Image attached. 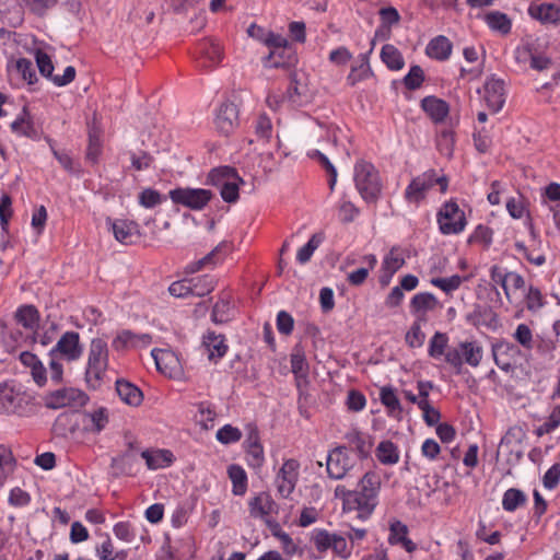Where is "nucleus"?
I'll use <instances>...</instances> for the list:
<instances>
[{
    "instance_id": "nucleus-60",
    "label": "nucleus",
    "mask_w": 560,
    "mask_h": 560,
    "mask_svg": "<svg viewBox=\"0 0 560 560\" xmlns=\"http://www.w3.org/2000/svg\"><path fill=\"white\" fill-rule=\"evenodd\" d=\"M492 114L502 109L505 104L506 93L504 82L492 77Z\"/></svg>"
},
{
    "instance_id": "nucleus-29",
    "label": "nucleus",
    "mask_w": 560,
    "mask_h": 560,
    "mask_svg": "<svg viewBox=\"0 0 560 560\" xmlns=\"http://www.w3.org/2000/svg\"><path fill=\"white\" fill-rule=\"evenodd\" d=\"M371 51L372 49L368 52L360 54L358 56L360 63L358 66L351 67V70L346 79L348 85L354 86L359 82L365 81L374 75L369 59V55L371 54Z\"/></svg>"
},
{
    "instance_id": "nucleus-43",
    "label": "nucleus",
    "mask_w": 560,
    "mask_h": 560,
    "mask_svg": "<svg viewBox=\"0 0 560 560\" xmlns=\"http://www.w3.org/2000/svg\"><path fill=\"white\" fill-rule=\"evenodd\" d=\"M375 454L378 462L383 465H394L399 460L398 447L389 440L380 442Z\"/></svg>"
},
{
    "instance_id": "nucleus-13",
    "label": "nucleus",
    "mask_w": 560,
    "mask_h": 560,
    "mask_svg": "<svg viewBox=\"0 0 560 560\" xmlns=\"http://www.w3.org/2000/svg\"><path fill=\"white\" fill-rule=\"evenodd\" d=\"M492 283L500 284L508 301L514 304L520 301L518 291L524 288L525 280L517 272H499L492 269Z\"/></svg>"
},
{
    "instance_id": "nucleus-62",
    "label": "nucleus",
    "mask_w": 560,
    "mask_h": 560,
    "mask_svg": "<svg viewBox=\"0 0 560 560\" xmlns=\"http://www.w3.org/2000/svg\"><path fill=\"white\" fill-rule=\"evenodd\" d=\"M511 30L512 20L505 13L492 11V32L506 36L511 33Z\"/></svg>"
},
{
    "instance_id": "nucleus-11",
    "label": "nucleus",
    "mask_w": 560,
    "mask_h": 560,
    "mask_svg": "<svg viewBox=\"0 0 560 560\" xmlns=\"http://www.w3.org/2000/svg\"><path fill=\"white\" fill-rule=\"evenodd\" d=\"M300 463L294 458L285 459L276 475L275 483L279 495L290 498L299 480Z\"/></svg>"
},
{
    "instance_id": "nucleus-28",
    "label": "nucleus",
    "mask_w": 560,
    "mask_h": 560,
    "mask_svg": "<svg viewBox=\"0 0 560 560\" xmlns=\"http://www.w3.org/2000/svg\"><path fill=\"white\" fill-rule=\"evenodd\" d=\"M115 389L119 398L127 405L137 407L143 400L141 389L133 383L124 378H118L115 382Z\"/></svg>"
},
{
    "instance_id": "nucleus-19",
    "label": "nucleus",
    "mask_w": 560,
    "mask_h": 560,
    "mask_svg": "<svg viewBox=\"0 0 560 560\" xmlns=\"http://www.w3.org/2000/svg\"><path fill=\"white\" fill-rule=\"evenodd\" d=\"M389 535L387 541L390 546H401L407 552L412 553L417 550V544L409 537L408 526L397 518L389 522Z\"/></svg>"
},
{
    "instance_id": "nucleus-24",
    "label": "nucleus",
    "mask_w": 560,
    "mask_h": 560,
    "mask_svg": "<svg viewBox=\"0 0 560 560\" xmlns=\"http://www.w3.org/2000/svg\"><path fill=\"white\" fill-rule=\"evenodd\" d=\"M20 362L25 368H30L33 381L38 387L47 384V370L40 359L31 351H23L19 357Z\"/></svg>"
},
{
    "instance_id": "nucleus-10",
    "label": "nucleus",
    "mask_w": 560,
    "mask_h": 560,
    "mask_svg": "<svg viewBox=\"0 0 560 560\" xmlns=\"http://www.w3.org/2000/svg\"><path fill=\"white\" fill-rule=\"evenodd\" d=\"M354 466L348 454L346 445H339L328 452L326 457V471L330 479L340 480Z\"/></svg>"
},
{
    "instance_id": "nucleus-55",
    "label": "nucleus",
    "mask_w": 560,
    "mask_h": 560,
    "mask_svg": "<svg viewBox=\"0 0 560 560\" xmlns=\"http://www.w3.org/2000/svg\"><path fill=\"white\" fill-rule=\"evenodd\" d=\"M15 69L28 85H33L38 81L32 60L24 57L19 58L15 61Z\"/></svg>"
},
{
    "instance_id": "nucleus-56",
    "label": "nucleus",
    "mask_w": 560,
    "mask_h": 560,
    "mask_svg": "<svg viewBox=\"0 0 560 560\" xmlns=\"http://www.w3.org/2000/svg\"><path fill=\"white\" fill-rule=\"evenodd\" d=\"M129 158L131 162V168L139 172L151 168L154 163V156L143 150H139L138 152L129 151Z\"/></svg>"
},
{
    "instance_id": "nucleus-59",
    "label": "nucleus",
    "mask_w": 560,
    "mask_h": 560,
    "mask_svg": "<svg viewBox=\"0 0 560 560\" xmlns=\"http://www.w3.org/2000/svg\"><path fill=\"white\" fill-rule=\"evenodd\" d=\"M12 214V198L9 194L3 192L0 196V228L4 233L9 231V221Z\"/></svg>"
},
{
    "instance_id": "nucleus-39",
    "label": "nucleus",
    "mask_w": 560,
    "mask_h": 560,
    "mask_svg": "<svg viewBox=\"0 0 560 560\" xmlns=\"http://www.w3.org/2000/svg\"><path fill=\"white\" fill-rule=\"evenodd\" d=\"M524 303L529 313L537 314L547 305V299L539 288L529 285L524 294Z\"/></svg>"
},
{
    "instance_id": "nucleus-37",
    "label": "nucleus",
    "mask_w": 560,
    "mask_h": 560,
    "mask_svg": "<svg viewBox=\"0 0 560 560\" xmlns=\"http://www.w3.org/2000/svg\"><path fill=\"white\" fill-rule=\"evenodd\" d=\"M380 57L385 66L392 71H399L405 67L402 54L392 44H385L382 47Z\"/></svg>"
},
{
    "instance_id": "nucleus-47",
    "label": "nucleus",
    "mask_w": 560,
    "mask_h": 560,
    "mask_svg": "<svg viewBox=\"0 0 560 560\" xmlns=\"http://www.w3.org/2000/svg\"><path fill=\"white\" fill-rule=\"evenodd\" d=\"M324 240L323 234L315 233L310 240L298 250L296 253V261L301 265L308 262L314 254V252L319 247Z\"/></svg>"
},
{
    "instance_id": "nucleus-44",
    "label": "nucleus",
    "mask_w": 560,
    "mask_h": 560,
    "mask_svg": "<svg viewBox=\"0 0 560 560\" xmlns=\"http://www.w3.org/2000/svg\"><path fill=\"white\" fill-rule=\"evenodd\" d=\"M84 417L91 422L89 431L93 433H101L109 422V413L106 407H98L93 411H85Z\"/></svg>"
},
{
    "instance_id": "nucleus-8",
    "label": "nucleus",
    "mask_w": 560,
    "mask_h": 560,
    "mask_svg": "<svg viewBox=\"0 0 560 560\" xmlns=\"http://www.w3.org/2000/svg\"><path fill=\"white\" fill-rule=\"evenodd\" d=\"M168 197L175 205L200 211L210 202L213 192L205 188L176 187L168 191Z\"/></svg>"
},
{
    "instance_id": "nucleus-31",
    "label": "nucleus",
    "mask_w": 560,
    "mask_h": 560,
    "mask_svg": "<svg viewBox=\"0 0 560 560\" xmlns=\"http://www.w3.org/2000/svg\"><path fill=\"white\" fill-rule=\"evenodd\" d=\"M452 48L453 45L451 40L444 35H439L429 42L425 48V54L431 59L444 61L450 58Z\"/></svg>"
},
{
    "instance_id": "nucleus-42",
    "label": "nucleus",
    "mask_w": 560,
    "mask_h": 560,
    "mask_svg": "<svg viewBox=\"0 0 560 560\" xmlns=\"http://www.w3.org/2000/svg\"><path fill=\"white\" fill-rule=\"evenodd\" d=\"M435 145L441 155L452 159L455 147V132L452 129H442L436 133Z\"/></svg>"
},
{
    "instance_id": "nucleus-38",
    "label": "nucleus",
    "mask_w": 560,
    "mask_h": 560,
    "mask_svg": "<svg viewBox=\"0 0 560 560\" xmlns=\"http://www.w3.org/2000/svg\"><path fill=\"white\" fill-rule=\"evenodd\" d=\"M232 318V299L229 294H222L211 311V319L215 324L228 323Z\"/></svg>"
},
{
    "instance_id": "nucleus-26",
    "label": "nucleus",
    "mask_w": 560,
    "mask_h": 560,
    "mask_svg": "<svg viewBox=\"0 0 560 560\" xmlns=\"http://www.w3.org/2000/svg\"><path fill=\"white\" fill-rule=\"evenodd\" d=\"M151 355L154 359L156 369L162 374L174 377L178 372V359L171 350L153 349Z\"/></svg>"
},
{
    "instance_id": "nucleus-15",
    "label": "nucleus",
    "mask_w": 560,
    "mask_h": 560,
    "mask_svg": "<svg viewBox=\"0 0 560 560\" xmlns=\"http://www.w3.org/2000/svg\"><path fill=\"white\" fill-rule=\"evenodd\" d=\"M406 264L405 257L399 254V247L394 246L383 257L380 273L378 283L382 288L389 285L394 275L404 267Z\"/></svg>"
},
{
    "instance_id": "nucleus-52",
    "label": "nucleus",
    "mask_w": 560,
    "mask_h": 560,
    "mask_svg": "<svg viewBox=\"0 0 560 560\" xmlns=\"http://www.w3.org/2000/svg\"><path fill=\"white\" fill-rule=\"evenodd\" d=\"M35 61L39 73L47 80L52 81L55 67L51 57L46 51L36 49Z\"/></svg>"
},
{
    "instance_id": "nucleus-50",
    "label": "nucleus",
    "mask_w": 560,
    "mask_h": 560,
    "mask_svg": "<svg viewBox=\"0 0 560 560\" xmlns=\"http://www.w3.org/2000/svg\"><path fill=\"white\" fill-rule=\"evenodd\" d=\"M448 337L445 332L436 331L430 339L428 354L433 359H440L446 352Z\"/></svg>"
},
{
    "instance_id": "nucleus-61",
    "label": "nucleus",
    "mask_w": 560,
    "mask_h": 560,
    "mask_svg": "<svg viewBox=\"0 0 560 560\" xmlns=\"http://www.w3.org/2000/svg\"><path fill=\"white\" fill-rule=\"evenodd\" d=\"M513 338L525 350H532L534 348V335L529 326L526 324L517 325L513 334Z\"/></svg>"
},
{
    "instance_id": "nucleus-34",
    "label": "nucleus",
    "mask_w": 560,
    "mask_h": 560,
    "mask_svg": "<svg viewBox=\"0 0 560 560\" xmlns=\"http://www.w3.org/2000/svg\"><path fill=\"white\" fill-rule=\"evenodd\" d=\"M466 322L487 336V331L490 330V308L479 304L475 305L474 310L466 314Z\"/></svg>"
},
{
    "instance_id": "nucleus-45",
    "label": "nucleus",
    "mask_w": 560,
    "mask_h": 560,
    "mask_svg": "<svg viewBox=\"0 0 560 560\" xmlns=\"http://www.w3.org/2000/svg\"><path fill=\"white\" fill-rule=\"evenodd\" d=\"M527 502L526 494L516 488L508 489L502 498V508L506 512H514L518 508L524 506Z\"/></svg>"
},
{
    "instance_id": "nucleus-22",
    "label": "nucleus",
    "mask_w": 560,
    "mask_h": 560,
    "mask_svg": "<svg viewBox=\"0 0 560 560\" xmlns=\"http://www.w3.org/2000/svg\"><path fill=\"white\" fill-rule=\"evenodd\" d=\"M345 439L349 443L351 450L357 453L360 460H364L370 457L373 446L372 436L370 434L363 433L354 428L345 434Z\"/></svg>"
},
{
    "instance_id": "nucleus-1",
    "label": "nucleus",
    "mask_w": 560,
    "mask_h": 560,
    "mask_svg": "<svg viewBox=\"0 0 560 560\" xmlns=\"http://www.w3.org/2000/svg\"><path fill=\"white\" fill-rule=\"evenodd\" d=\"M381 489L380 478L373 471H368L361 478L354 493H349L346 500V510L357 511V517L366 521L378 504Z\"/></svg>"
},
{
    "instance_id": "nucleus-36",
    "label": "nucleus",
    "mask_w": 560,
    "mask_h": 560,
    "mask_svg": "<svg viewBox=\"0 0 560 560\" xmlns=\"http://www.w3.org/2000/svg\"><path fill=\"white\" fill-rule=\"evenodd\" d=\"M191 287V296L203 298L210 294L217 285V278L213 275H200L189 278Z\"/></svg>"
},
{
    "instance_id": "nucleus-57",
    "label": "nucleus",
    "mask_w": 560,
    "mask_h": 560,
    "mask_svg": "<svg viewBox=\"0 0 560 560\" xmlns=\"http://www.w3.org/2000/svg\"><path fill=\"white\" fill-rule=\"evenodd\" d=\"M464 362L477 366L482 359V349L475 342H460Z\"/></svg>"
},
{
    "instance_id": "nucleus-40",
    "label": "nucleus",
    "mask_w": 560,
    "mask_h": 560,
    "mask_svg": "<svg viewBox=\"0 0 560 560\" xmlns=\"http://www.w3.org/2000/svg\"><path fill=\"white\" fill-rule=\"evenodd\" d=\"M205 345L209 350V359L214 362L222 359L229 349L224 336L214 332H208Z\"/></svg>"
},
{
    "instance_id": "nucleus-25",
    "label": "nucleus",
    "mask_w": 560,
    "mask_h": 560,
    "mask_svg": "<svg viewBox=\"0 0 560 560\" xmlns=\"http://www.w3.org/2000/svg\"><path fill=\"white\" fill-rule=\"evenodd\" d=\"M80 427L77 411H65L57 416L52 424V433L58 438H68L74 434Z\"/></svg>"
},
{
    "instance_id": "nucleus-5",
    "label": "nucleus",
    "mask_w": 560,
    "mask_h": 560,
    "mask_svg": "<svg viewBox=\"0 0 560 560\" xmlns=\"http://www.w3.org/2000/svg\"><path fill=\"white\" fill-rule=\"evenodd\" d=\"M435 185L439 186L441 194H445L448 189V177L446 175L439 176L434 168L427 170L410 180L404 191V197L408 202L419 205Z\"/></svg>"
},
{
    "instance_id": "nucleus-6",
    "label": "nucleus",
    "mask_w": 560,
    "mask_h": 560,
    "mask_svg": "<svg viewBox=\"0 0 560 560\" xmlns=\"http://www.w3.org/2000/svg\"><path fill=\"white\" fill-rule=\"evenodd\" d=\"M89 400L88 394L75 387H61L43 396L44 406L51 410L65 407H83Z\"/></svg>"
},
{
    "instance_id": "nucleus-27",
    "label": "nucleus",
    "mask_w": 560,
    "mask_h": 560,
    "mask_svg": "<svg viewBox=\"0 0 560 560\" xmlns=\"http://www.w3.org/2000/svg\"><path fill=\"white\" fill-rule=\"evenodd\" d=\"M141 457L145 460V465L150 470L167 468L175 460L173 452L165 448L155 451L144 450L141 452Z\"/></svg>"
},
{
    "instance_id": "nucleus-14",
    "label": "nucleus",
    "mask_w": 560,
    "mask_h": 560,
    "mask_svg": "<svg viewBox=\"0 0 560 560\" xmlns=\"http://www.w3.org/2000/svg\"><path fill=\"white\" fill-rule=\"evenodd\" d=\"M520 353L521 351L517 346L509 341H500L492 345V359L506 373L514 371Z\"/></svg>"
},
{
    "instance_id": "nucleus-33",
    "label": "nucleus",
    "mask_w": 560,
    "mask_h": 560,
    "mask_svg": "<svg viewBox=\"0 0 560 560\" xmlns=\"http://www.w3.org/2000/svg\"><path fill=\"white\" fill-rule=\"evenodd\" d=\"M228 476L232 482V493L242 497L248 488V477L245 469L238 464H231L226 469Z\"/></svg>"
},
{
    "instance_id": "nucleus-3",
    "label": "nucleus",
    "mask_w": 560,
    "mask_h": 560,
    "mask_svg": "<svg viewBox=\"0 0 560 560\" xmlns=\"http://www.w3.org/2000/svg\"><path fill=\"white\" fill-rule=\"evenodd\" d=\"M109 364V350L107 341L102 338L91 340L88 361L84 368V381L91 390H97L106 380Z\"/></svg>"
},
{
    "instance_id": "nucleus-49",
    "label": "nucleus",
    "mask_w": 560,
    "mask_h": 560,
    "mask_svg": "<svg viewBox=\"0 0 560 560\" xmlns=\"http://www.w3.org/2000/svg\"><path fill=\"white\" fill-rule=\"evenodd\" d=\"M132 462L133 457L129 451L125 452L120 456L112 458L110 467L114 470L113 475L118 476H131L132 475Z\"/></svg>"
},
{
    "instance_id": "nucleus-53",
    "label": "nucleus",
    "mask_w": 560,
    "mask_h": 560,
    "mask_svg": "<svg viewBox=\"0 0 560 560\" xmlns=\"http://www.w3.org/2000/svg\"><path fill=\"white\" fill-rule=\"evenodd\" d=\"M215 439L223 445L234 444L241 441L242 431L238 428L228 423L217 431Z\"/></svg>"
},
{
    "instance_id": "nucleus-9",
    "label": "nucleus",
    "mask_w": 560,
    "mask_h": 560,
    "mask_svg": "<svg viewBox=\"0 0 560 560\" xmlns=\"http://www.w3.org/2000/svg\"><path fill=\"white\" fill-rule=\"evenodd\" d=\"M82 354L83 345L80 341V334L73 330L63 332L48 352V357H59L68 362L78 361Z\"/></svg>"
},
{
    "instance_id": "nucleus-48",
    "label": "nucleus",
    "mask_w": 560,
    "mask_h": 560,
    "mask_svg": "<svg viewBox=\"0 0 560 560\" xmlns=\"http://www.w3.org/2000/svg\"><path fill=\"white\" fill-rule=\"evenodd\" d=\"M291 372L295 378H306L308 375V363L302 349L295 348L290 357Z\"/></svg>"
},
{
    "instance_id": "nucleus-51",
    "label": "nucleus",
    "mask_w": 560,
    "mask_h": 560,
    "mask_svg": "<svg viewBox=\"0 0 560 560\" xmlns=\"http://www.w3.org/2000/svg\"><path fill=\"white\" fill-rule=\"evenodd\" d=\"M166 200L165 196H162L154 188H144L138 195V202L145 209H153Z\"/></svg>"
},
{
    "instance_id": "nucleus-58",
    "label": "nucleus",
    "mask_w": 560,
    "mask_h": 560,
    "mask_svg": "<svg viewBox=\"0 0 560 560\" xmlns=\"http://www.w3.org/2000/svg\"><path fill=\"white\" fill-rule=\"evenodd\" d=\"M424 79L425 77L423 69L419 65H413L410 67L408 73L404 77L402 83L406 89L415 91L422 85Z\"/></svg>"
},
{
    "instance_id": "nucleus-35",
    "label": "nucleus",
    "mask_w": 560,
    "mask_h": 560,
    "mask_svg": "<svg viewBox=\"0 0 560 560\" xmlns=\"http://www.w3.org/2000/svg\"><path fill=\"white\" fill-rule=\"evenodd\" d=\"M103 152V142L101 139V131L93 127L88 133V147L85 151V160L91 165H96Z\"/></svg>"
},
{
    "instance_id": "nucleus-32",
    "label": "nucleus",
    "mask_w": 560,
    "mask_h": 560,
    "mask_svg": "<svg viewBox=\"0 0 560 560\" xmlns=\"http://www.w3.org/2000/svg\"><path fill=\"white\" fill-rule=\"evenodd\" d=\"M380 400L386 407L387 415L397 420L401 419L402 407L392 385L383 386L380 390Z\"/></svg>"
},
{
    "instance_id": "nucleus-63",
    "label": "nucleus",
    "mask_w": 560,
    "mask_h": 560,
    "mask_svg": "<svg viewBox=\"0 0 560 560\" xmlns=\"http://www.w3.org/2000/svg\"><path fill=\"white\" fill-rule=\"evenodd\" d=\"M406 343L410 348H420L424 343L425 334L421 330L419 320H415L405 336Z\"/></svg>"
},
{
    "instance_id": "nucleus-54",
    "label": "nucleus",
    "mask_w": 560,
    "mask_h": 560,
    "mask_svg": "<svg viewBox=\"0 0 560 560\" xmlns=\"http://www.w3.org/2000/svg\"><path fill=\"white\" fill-rule=\"evenodd\" d=\"M360 214V209L350 200L343 196L340 199L338 215L339 220L343 224H349Z\"/></svg>"
},
{
    "instance_id": "nucleus-46",
    "label": "nucleus",
    "mask_w": 560,
    "mask_h": 560,
    "mask_svg": "<svg viewBox=\"0 0 560 560\" xmlns=\"http://www.w3.org/2000/svg\"><path fill=\"white\" fill-rule=\"evenodd\" d=\"M266 526L271 532V535L281 541L287 553L293 555L295 552L296 547L293 539L282 529L281 525L276 520H266Z\"/></svg>"
},
{
    "instance_id": "nucleus-2",
    "label": "nucleus",
    "mask_w": 560,
    "mask_h": 560,
    "mask_svg": "<svg viewBox=\"0 0 560 560\" xmlns=\"http://www.w3.org/2000/svg\"><path fill=\"white\" fill-rule=\"evenodd\" d=\"M353 182L357 191L368 205H376L382 198L383 180L376 166L364 159H360L353 166Z\"/></svg>"
},
{
    "instance_id": "nucleus-16",
    "label": "nucleus",
    "mask_w": 560,
    "mask_h": 560,
    "mask_svg": "<svg viewBox=\"0 0 560 560\" xmlns=\"http://www.w3.org/2000/svg\"><path fill=\"white\" fill-rule=\"evenodd\" d=\"M107 226L112 230L115 240L124 245H131L140 235L139 224L126 219H106Z\"/></svg>"
},
{
    "instance_id": "nucleus-4",
    "label": "nucleus",
    "mask_w": 560,
    "mask_h": 560,
    "mask_svg": "<svg viewBox=\"0 0 560 560\" xmlns=\"http://www.w3.org/2000/svg\"><path fill=\"white\" fill-rule=\"evenodd\" d=\"M207 183L220 187L221 198L228 203L240 199V186L245 184L237 170L229 165L212 168L207 176Z\"/></svg>"
},
{
    "instance_id": "nucleus-21",
    "label": "nucleus",
    "mask_w": 560,
    "mask_h": 560,
    "mask_svg": "<svg viewBox=\"0 0 560 560\" xmlns=\"http://www.w3.org/2000/svg\"><path fill=\"white\" fill-rule=\"evenodd\" d=\"M200 67L212 69L217 67L223 59V51L218 42L205 39L197 47Z\"/></svg>"
},
{
    "instance_id": "nucleus-18",
    "label": "nucleus",
    "mask_w": 560,
    "mask_h": 560,
    "mask_svg": "<svg viewBox=\"0 0 560 560\" xmlns=\"http://www.w3.org/2000/svg\"><path fill=\"white\" fill-rule=\"evenodd\" d=\"M530 18L541 24L557 25L560 23V1L557 2H533L528 7Z\"/></svg>"
},
{
    "instance_id": "nucleus-7",
    "label": "nucleus",
    "mask_w": 560,
    "mask_h": 560,
    "mask_svg": "<svg viewBox=\"0 0 560 560\" xmlns=\"http://www.w3.org/2000/svg\"><path fill=\"white\" fill-rule=\"evenodd\" d=\"M439 230L444 235L458 234L464 231L467 221L464 211L454 199L445 201L436 213Z\"/></svg>"
},
{
    "instance_id": "nucleus-64",
    "label": "nucleus",
    "mask_w": 560,
    "mask_h": 560,
    "mask_svg": "<svg viewBox=\"0 0 560 560\" xmlns=\"http://www.w3.org/2000/svg\"><path fill=\"white\" fill-rule=\"evenodd\" d=\"M334 534L324 528H314L312 532V540L319 552H325L331 548Z\"/></svg>"
},
{
    "instance_id": "nucleus-17",
    "label": "nucleus",
    "mask_w": 560,
    "mask_h": 560,
    "mask_svg": "<svg viewBox=\"0 0 560 560\" xmlns=\"http://www.w3.org/2000/svg\"><path fill=\"white\" fill-rule=\"evenodd\" d=\"M296 49L292 44L279 50H270L267 56L261 59L264 68L267 69H290L298 63Z\"/></svg>"
},
{
    "instance_id": "nucleus-41",
    "label": "nucleus",
    "mask_w": 560,
    "mask_h": 560,
    "mask_svg": "<svg viewBox=\"0 0 560 560\" xmlns=\"http://www.w3.org/2000/svg\"><path fill=\"white\" fill-rule=\"evenodd\" d=\"M438 299L430 292H420L412 296L410 301V312L413 315L425 313L435 308Z\"/></svg>"
},
{
    "instance_id": "nucleus-12",
    "label": "nucleus",
    "mask_w": 560,
    "mask_h": 560,
    "mask_svg": "<svg viewBox=\"0 0 560 560\" xmlns=\"http://www.w3.org/2000/svg\"><path fill=\"white\" fill-rule=\"evenodd\" d=\"M240 110L238 106L231 102L224 101L221 103L215 113L214 124L218 131L228 137L240 125Z\"/></svg>"
},
{
    "instance_id": "nucleus-23",
    "label": "nucleus",
    "mask_w": 560,
    "mask_h": 560,
    "mask_svg": "<svg viewBox=\"0 0 560 560\" xmlns=\"http://www.w3.org/2000/svg\"><path fill=\"white\" fill-rule=\"evenodd\" d=\"M14 318L23 328L34 331L32 339L35 342L36 331L40 323V313L37 307L33 304H22L16 308Z\"/></svg>"
},
{
    "instance_id": "nucleus-20",
    "label": "nucleus",
    "mask_w": 560,
    "mask_h": 560,
    "mask_svg": "<svg viewBox=\"0 0 560 560\" xmlns=\"http://www.w3.org/2000/svg\"><path fill=\"white\" fill-rule=\"evenodd\" d=\"M420 107L435 125L444 122L450 114L448 103L435 95L423 97L420 102Z\"/></svg>"
},
{
    "instance_id": "nucleus-30",
    "label": "nucleus",
    "mask_w": 560,
    "mask_h": 560,
    "mask_svg": "<svg viewBox=\"0 0 560 560\" xmlns=\"http://www.w3.org/2000/svg\"><path fill=\"white\" fill-rule=\"evenodd\" d=\"M152 338L148 334H136L130 329H124L117 334L112 341V347L116 351H121L129 346H136L138 342L149 345Z\"/></svg>"
}]
</instances>
